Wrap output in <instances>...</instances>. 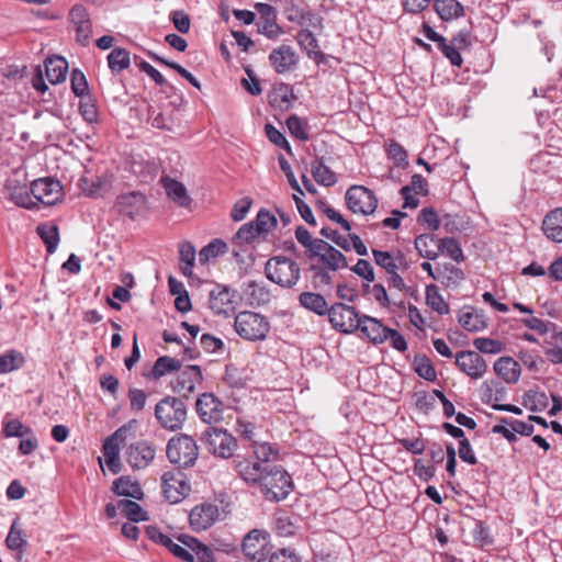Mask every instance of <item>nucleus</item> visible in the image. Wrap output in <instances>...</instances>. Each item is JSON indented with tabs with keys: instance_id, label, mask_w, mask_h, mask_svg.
<instances>
[{
	"instance_id": "obj_11",
	"label": "nucleus",
	"mask_w": 562,
	"mask_h": 562,
	"mask_svg": "<svg viewBox=\"0 0 562 562\" xmlns=\"http://www.w3.org/2000/svg\"><path fill=\"white\" fill-rule=\"evenodd\" d=\"M454 358L457 368L472 380H480L487 372L486 360L476 351L461 350Z\"/></svg>"
},
{
	"instance_id": "obj_2",
	"label": "nucleus",
	"mask_w": 562,
	"mask_h": 562,
	"mask_svg": "<svg viewBox=\"0 0 562 562\" xmlns=\"http://www.w3.org/2000/svg\"><path fill=\"white\" fill-rule=\"evenodd\" d=\"M234 328L238 336L248 341L265 340L269 330L268 318L252 311L239 312L235 317Z\"/></svg>"
},
{
	"instance_id": "obj_64",
	"label": "nucleus",
	"mask_w": 562,
	"mask_h": 562,
	"mask_svg": "<svg viewBox=\"0 0 562 562\" xmlns=\"http://www.w3.org/2000/svg\"><path fill=\"white\" fill-rule=\"evenodd\" d=\"M269 562H302L294 549L282 548L269 555Z\"/></svg>"
},
{
	"instance_id": "obj_61",
	"label": "nucleus",
	"mask_w": 562,
	"mask_h": 562,
	"mask_svg": "<svg viewBox=\"0 0 562 562\" xmlns=\"http://www.w3.org/2000/svg\"><path fill=\"white\" fill-rule=\"evenodd\" d=\"M260 234H267L277 225L276 216L269 211L262 209L252 221Z\"/></svg>"
},
{
	"instance_id": "obj_53",
	"label": "nucleus",
	"mask_w": 562,
	"mask_h": 562,
	"mask_svg": "<svg viewBox=\"0 0 562 562\" xmlns=\"http://www.w3.org/2000/svg\"><path fill=\"white\" fill-rule=\"evenodd\" d=\"M179 259L180 262L183 263L181 266V271L186 277H190L192 274V269L194 267L195 261V248L189 243L184 241L179 246Z\"/></svg>"
},
{
	"instance_id": "obj_23",
	"label": "nucleus",
	"mask_w": 562,
	"mask_h": 562,
	"mask_svg": "<svg viewBox=\"0 0 562 562\" xmlns=\"http://www.w3.org/2000/svg\"><path fill=\"white\" fill-rule=\"evenodd\" d=\"M145 205V196L136 191L120 194L115 201L119 213L134 217Z\"/></svg>"
},
{
	"instance_id": "obj_16",
	"label": "nucleus",
	"mask_w": 562,
	"mask_h": 562,
	"mask_svg": "<svg viewBox=\"0 0 562 562\" xmlns=\"http://www.w3.org/2000/svg\"><path fill=\"white\" fill-rule=\"evenodd\" d=\"M269 64L273 70L283 75L292 71L299 64V55L295 49L286 44L273 48L269 54Z\"/></svg>"
},
{
	"instance_id": "obj_10",
	"label": "nucleus",
	"mask_w": 562,
	"mask_h": 562,
	"mask_svg": "<svg viewBox=\"0 0 562 562\" xmlns=\"http://www.w3.org/2000/svg\"><path fill=\"white\" fill-rule=\"evenodd\" d=\"M307 258L316 260L315 263L322 265L324 268L329 269L333 272L348 267V262L344 254L325 240L316 244L314 251Z\"/></svg>"
},
{
	"instance_id": "obj_55",
	"label": "nucleus",
	"mask_w": 562,
	"mask_h": 562,
	"mask_svg": "<svg viewBox=\"0 0 562 562\" xmlns=\"http://www.w3.org/2000/svg\"><path fill=\"white\" fill-rule=\"evenodd\" d=\"M413 366L415 372L426 381L434 382L437 379L436 370L426 356H415Z\"/></svg>"
},
{
	"instance_id": "obj_30",
	"label": "nucleus",
	"mask_w": 562,
	"mask_h": 562,
	"mask_svg": "<svg viewBox=\"0 0 562 562\" xmlns=\"http://www.w3.org/2000/svg\"><path fill=\"white\" fill-rule=\"evenodd\" d=\"M299 303L303 308L318 316L327 315L330 308L324 295L311 291L302 292L299 295Z\"/></svg>"
},
{
	"instance_id": "obj_51",
	"label": "nucleus",
	"mask_w": 562,
	"mask_h": 562,
	"mask_svg": "<svg viewBox=\"0 0 562 562\" xmlns=\"http://www.w3.org/2000/svg\"><path fill=\"white\" fill-rule=\"evenodd\" d=\"M119 509L132 522H138L148 519L146 510H144L143 507L134 501H119Z\"/></svg>"
},
{
	"instance_id": "obj_35",
	"label": "nucleus",
	"mask_w": 562,
	"mask_h": 562,
	"mask_svg": "<svg viewBox=\"0 0 562 562\" xmlns=\"http://www.w3.org/2000/svg\"><path fill=\"white\" fill-rule=\"evenodd\" d=\"M434 9L443 21H452L464 14V8L458 0H434Z\"/></svg>"
},
{
	"instance_id": "obj_21",
	"label": "nucleus",
	"mask_w": 562,
	"mask_h": 562,
	"mask_svg": "<svg viewBox=\"0 0 562 562\" xmlns=\"http://www.w3.org/2000/svg\"><path fill=\"white\" fill-rule=\"evenodd\" d=\"M271 464H263L257 460L244 458L236 462V471L239 477L251 486H258Z\"/></svg>"
},
{
	"instance_id": "obj_38",
	"label": "nucleus",
	"mask_w": 562,
	"mask_h": 562,
	"mask_svg": "<svg viewBox=\"0 0 562 562\" xmlns=\"http://www.w3.org/2000/svg\"><path fill=\"white\" fill-rule=\"evenodd\" d=\"M36 232L41 239L46 245V250L48 254L55 252L57 246L59 244V233L58 226L50 222L42 223L36 227Z\"/></svg>"
},
{
	"instance_id": "obj_56",
	"label": "nucleus",
	"mask_w": 562,
	"mask_h": 562,
	"mask_svg": "<svg viewBox=\"0 0 562 562\" xmlns=\"http://www.w3.org/2000/svg\"><path fill=\"white\" fill-rule=\"evenodd\" d=\"M286 127L293 137L302 142L310 139L307 123L297 115L292 114L286 119Z\"/></svg>"
},
{
	"instance_id": "obj_29",
	"label": "nucleus",
	"mask_w": 562,
	"mask_h": 562,
	"mask_svg": "<svg viewBox=\"0 0 562 562\" xmlns=\"http://www.w3.org/2000/svg\"><path fill=\"white\" fill-rule=\"evenodd\" d=\"M493 368L495 373L509 384L518 382L521 373L520 364L512 357H502L497 359Z\"/></svg>"
},
{
	"instance_id": "obj_31",
	"label": "nucleus",
	"mask_w": 562,
	"mask_h": 562,
	"mask_svg": "<svg viewBox=\"0 0 562 562\" xmlns=\"http://www.w3.org/2000/svg\"><path fill=\"white\" fill-rule=\"evenodd\" d=\"M440 238L431 234H422L415 238V249L418 255L428 260H435L439 256Z\"/></svg>"
},
{
	"instance_id": "obj_12",
	"label": "nucleus",
	"mask_w": 562,
	"mask_h": 562,
	"mask_svg": "<svg viewBox=\"0 0 562 562\" xmlns=\"http://www.w3.org/2000/svg\"><path fill=\"white\" fill-rule=\"evenodd\" d=\"M4 192L8 199L19 206L30 209L35 204L32 200L31 190L26 184L25 175L18 171L7 179Z\"/></svg>"
},
{
	"instance_id": "obj_24",
	"label": "nucleus",
	"mask_w": 562,
	"mask_h": 562,
	"mask_svg": "<svg viewBox=\"0 0 562 562\" xmlns=\"http://www.w3.org/2000/svg\"><path fill=\"white\" fill-rule=\"evenodd\" d=\"M295 38L300 48L305 52L308 58L315 60L317 64L324 61L325 55L319 49L318 41L311 30H300Z\"/></svg>"
},
{
	"instance_id": "obj_34",
	"label": "nucleus",
	"mask_w": 562,
	"mask_h": 562,
	"mask_svg": "<svg viewBox=\"0 0 562 562\" xmlns=\"http://www.w3.org/2000/svg\"><path fill=\"white\" fill-rule=\"evenodd\" d=\"M463 278V271L451 263L437 266L436 281L440 282L447 288H457Z\"/></svg>"
},
{
	"instance_id": "obj_52",
	"label": "nucleus",
	"mask_w": 562,
	"mask_h": 562,
	"mask_svg": "<svg viewBox=\"0 0 562 562\" xmlns=\"http://www.w3.org/2000/svg\"><path fill=\"white\" fill-rule=\"evenodd\" d=\"M126 425L120 427L111 436H109L102 446L103 458L120 456V441L125 438Z\"/></svg>"
},
{
	"instance_id": "obj_45",
	"label": "nucleus",
	"mask_w": 562,
	"mask_h": 562,
	"mask_svg": "<svg viewBox=\"0 0 562 562\" xmlns=\"http://www.w3.org/2000/svg\"><path fill=\"white\" fill-rule=\"evenodd\" d=\"M25 358L22 352L11 349L0 355V374H5L23 367Z\"/></svg>"
},
{
	"instance_id": "obj_44",
	"label": "nucleus",
	"mask_w": 562,
	"mask_h": 562,
	"mask_svg": "<svg viewBox=\"0 0 562 562\" xmlns=\"http://www.w3.org/2000/svg\"><path fill=\"white\" fill-rule=\"evenodd\" d=\"M481 394V398L485 403L499 402L505 398L506 390L497 380L488 379L482 383Z\"/></svg>"
},
{
	"instance_id": "obj_9",
	"label": "nucleus",
	"mask_w": 562,
	"mask_h": 562,
	"mask_svg": "<svg viewBox=\"0 0 562 562\" xmlns=\"http://www.w3.org/2000/svg\"><path fill=\"white\" fill-rule=\"evenodd\" d=\"M331 326L341 333H353L359 327L362 315L356 307L344 303H335L327 313Z\"/></svg>"
},
{
	"instance_id": "obj_47",
	"label": "nucleus",
	"mask_w": 562,
	"mask_h": 562,
	"mask_svg": "<svg viewBox=\"0 0 562 562\" xmlns=\"http://www.w3.org/2000/svg\"><path fill=\"white\" fill-rule=\"evenodd\" d=\"M5 544L10 550H22L26 544V535L20 524V519L15 518L10 527L5 538Z\"/></svg>"
},
{
	"instance_id": "obj_20",
	"label": "nucleus",
	"mask_w": 562,
	"mask_h": 562,
	"mask_svg": "<svg viewBox=\"0 0 562 562\" xmlns=\"http://www.w3.org/2000/svg\"><path fill=\"white\" fill-rule=\"evenodd\" d=\"M202 371L199 366L192 364L186 367L172 382V390L183 396H189L202 383Z\"/></svg>"
},
{
	"instance_id": "obj_36",
	"label": "nucleus",
	"mask_w": 562,
	"mask_h": 562,
	"mask_svg": "<svg viewBox=\"0 0 562 562\" xmlns=\"http://www.w3.org/2000/svg\"><path fill=\"white\" fill-rule=\"evenodd\" d=\"M111 188V181L106 176H97L90 180H82L83 192L91 198L103 196Z\"/></svg>"
},
{
	"instance_id": "obj_5",
	"label": "nucleus",
	"mask_w": 562,
	"mask_h": 562,
	"mask_svg": "<svg viewBox=\"0 0 562 562\" xmlns=\"http://www.w3.org/2000/svg\"><path fill=\"white\" fill-rule=\"evenodd\" d=\"M166 454L171 463L179 468H189L198 459L199 447L192 437L181 435L169 440Z\"/></svg>"
},
{
	"instance_id": "obj_17",
	"label": "nucleus",
	"mask_w": 562,
	"mask_h": 562,
	"mask_svg": "<svg viewBox=\"0 0 562 562\" xmlns=\"http://www.w3.org/2000/svg\"><path fill=\"white\" fill-rule=\"evenodd\" d=\"M69 21L76 31L77 43L89 45L92 23L88 10L82 4H75L69 12Z\"/></svg>"
},
{
	"instance_id": "obj_39",
	"label": "nucleus",
	"mask_w": 562,
	"mask_h": 562,
	"mask_svg": "<svg viewBox=\"0 0 562 562\" xmlns=\"http://www.w3.org/2000/svg\"><path fill=\"white\" fill-rule=\"evenodd\" d=\"M227 250V244L223 239L215 238L200 250L199 262L201 265H207L210 261L216 259L218 256L226 254Z\"/></svg>"
},
{
	"instance_id": "obj_7",
	"label": "nucleus",
	"mask_w": 562,
	"mask_h": 562,
	"mask_svg": "<svg viewBox=\"0 0 562 562\" xmlns=\"http://www.w3.org/2000/svg\"><path fill=\"white\" fill-rule=\"evenodd\" d=\"M345 200L348 209L355 214L371 215L378 207L374 192L363 186H351Z\"/></svg>"
},
{
	"instance_id": "obj_22",
	"label": "nucleus",
	"mask_w": 562,
	"mask_h": 562,
	"mask_svg": "<svg viewBox=\"0 0 562 562\" xmlns=\"http://www.w3.org/2000/svg\"><path fill=\"white\" fill-rule=\"evenodd\" d=\"M357 330H360L374 345L386 341L387 334L390 335L391 333V328L384 326L381 321L368 315L361 316Z\"/></svg>"
},
{
	"instance_id": "obj_41",
	"label": "nucleus",
	"mask_w": 562,
	"mask_h": 562,
	"mask_svg": "<svg viewBox=\"0 0 562 562\" xmlns=\"http://www.w3.org/2000/svg\"><path fill=\"white\" fill-rule=\"evenodd\" d=\"M162 491L166 499L175 504L184 497L188 491V485L181 481L175 480L173 477L167 479L165 475Z\"/></svg>"
},
{
	"instance_id": "obj_33",
	"label": "nucleus",
	"mask_w": 562,
	"mask_h": 562,
	"mask_svg": "<svg viewBox=\"0 0 562 562\" xmlns=\"http://www.w3.org/2000/svg\"><path fill=\"white\" fill-rule=\"evenodd\" d=\"M68 71V63L64 57H50L45 61V72L53 85L65 81Z\"/></svg>"
},
{
	"instance_id": "obj_62",
	"label": "nucleus",
	"mask_w": 562,
	"mask_h": 562,
	"mask_svg": "<svg viewBox=\"0 0 562 562\" xmlns=\"http://www.w3.org/2000/svg\"><path fill=\"white\" fill-rule=\"evenodd\" d=\"M259 235V231L257 229L254 222H248L240 226V228L235 234L233 241L238 244H249L255 240Z\"/></svg>"
},
{
	"instance_id": "obj_63",
	"label": "nucleus",
	"mask_w": 562,
	"mask_h": 562,
	"mask_svg": "<svg viewBox=\"0 0 562 562\" xmlns=\"http://www.w3.org/2000/svg\"><path fill=\"white\" fill-rule=\"evenodd\" d=\"M265 132L268 139L273 143L276 146L286 150L288 154L292 153L291 146L286 140L283 133H281L277 127H274L271 123H267L265 125Z\"/></svg>"
},
{
	"instance_id": "obj_6",
	"label": "nucleus",
	"mask_w": 562,
	"mask_h": 562,
	"mask_svg": "<svg viewBox=\"0 0 562 562\" xmlns=\"http://www.w3.org/2000/svg\"><path fill=\"white\" fill-rule=\"evenodd\" d=\"M210 453L222 459L233 457L236 448V439L225 429L209 427L202 438Z\"/></svg>"
},
{
	"instance_id": "obj_57",
	"label": "nucleus",
	"mask_w": 562,
	"mask_h": 562,
	"mask_svg": "<svg viewBox=\"0 0 562 562\" xmlns=\"http://www.w3.org/2000/svg\"><path fill=\"white\" fill-rule=\"evenodd\" d=\"M439 254H446L452 260L457 262H461L464 259L463 250L460 244L451 237L440 238L439 243Z\"/></svg>"
},
{
	"instance_id": "obj_3",
	"label": "nucleus",
	"mask_w": 562,
	"mask_h": 562,
	"mask_svg": "<svg viewBox=\"0 0 562 562\" xmlns=\"http://www.w3.org/2000/svg\"><path fill=\"white\" fill-rule=\"evenodd\" d=\"M265 273L270 281L282 288L291 289L299 282L301 269L296 261L278 256L267 261Z\"/></svg>"
},
{
	"instance_id": "obj_46",
	"label": "nucleus",
	"mask_w": 562,
	"mask_h": 562,
	"mask_svg": "<svg viewBox=\"0 0 562 562\" xmlns=\"http://www.w3.org/2000/svg\"><path fill=\"white\" fill-rule=\"evenodd\" d=\"M180 369H181L180 360L172 358V357L162 356V357H159L156 360V362L154 363L150 375L154 379H159V378H161L168 373H171L173 371H179Z\"/></svg>"
},
{
	"instance_id": "obj_8",
	"label": "nucleus",
	"mask_w": 562,
	"mask_h": 562,
	"mask_svg": "<svg viewBox=\"0 0 562 562\" xmlns=\"http://www.w3.org/2000/svg\"><path fill=\"white\" fill-rule=\"evenodd\" d=\"M270 535L266 530L252 529L243 540V552L252 562H265L269 557Z\"/></svg>"
},
{
	"instance_id": "obj_27",
	"label": "nucleus",
	"mask_w": 562,
	"mask_h": 562,
	"mask_svg": "<svg viewBox=\"0 0 562 562\" xmlns=\"http://www.w3.org/2000/svg\"><path fill=\"white\" fill-rule=\"evenodd\" d=\"M458 322L468 331L476 333L486 328L487 322L482 311L464 307L459 312Z\"/></svg>"
},
{
	"instance_id": "obj_28",
	"label": "nucleus",
	"mask_w": 562,
	"mask_h": 562,
	"mask_svg": "<svg viewBox=\"0 0 562 562\" xmlns=\"http://www.w3.org/2000/svg\"><path fill=\"white\" fill-rule=\"evenodd\" d=\"M167 196L181 207L190 206L192 200L183 183L169 177L161 179Z\"/></svg>"
},
{
	"instance_id": "obj_59",
	"label": "nucleus",
	"mask_w": 562,
	"mask_h": 562,
	"mask_svg": "<svg viewBox=\"0 0 562 562\" xmlns=\"http://www.w3.org/2000/svg\"><path fill=\"white\" fill-rule=\"evenodd\" d=\"M79 112L88 123H95L98 121V109L93 98L90 94L80 97Z\"/></svg>"
},
{
	"instance_id": "obj_54",
	"label": "nucleus",
	"mask_w": 562,
	"mask_h": 562,
	"mask_svg": "<svg viewBox=\"0 0 562 562\" xmlns=\"http://www.w3.org/2000/svg\"><path fill=\"white\" fill-rule=\"evenodd\" d=\"M252 451L257 461L263 464H270L278 459L279 451L268 442L252 443Z\"/></svg>"
},
{
	"instance_id": "obj_37",
	"label": "nucleus",
	"mask_w": 562,
	"mask_h": 562,
	"mask_svg": "<svg viewBox=\"0 0 562 562\" xmlns=\"http://www.w3.org/2000/svg\"><path fill=\"white\" fill-rule=\"evenodd\" d=\"M113 492L116 495L142 499L143 491L137 482L132 481L127 476H121L113 483Z\"/></svg>"
},
{
	"instance_id": "obj_40",
	"label": "nucleus",
	"mask_w": 562,
	"mask_h": 562,
	"mask_svg": "<svg viewBox=\"0 0 562 562\" xmlns=\"http://www.w3.org/2000/svg\"><path fill=\"white\" fill-rule=\"evenodd\" d=\"M311 172L315 181L321 186L330 187L337 182L335 172L322 159L317 158L312 162Z\"/></svg>"
},
{
	"instance_id": "obj_26",
	"label": "nucleus",
	"mask_w": 562,
	"mask_h": 562,
	"mask_svg": "<svg viewBox=\"0 0 562 562\" xmlns=\"http://www.w3.org/2000/svg\"><path fill=\"white\" fill-rule=\"evenodd\" d=\"M541 229L551 241L562 243V207H557L544 216Z\"/></svg>"
},
{
	"instance_id": "obj_50",
	"label": "nucleus",
	"mask_w": 562,
	"mask_h": 562,
	"mask_svg": "<svg viewBox=\"0 0 562 562\" xmlns=\"http://www.w3.org/2000/svg\"><path fill=\"white\" fill-rule=\"evenodd\" d=\"M108 65L112 72H121L131 65L130 53L125 48L115 47L108 55Z\"/></svg>"
},
{
	"instance_id": "obj_19",
	"label": "nucleus",
	"mask_w": 562,
	"mask_h": 562,
	"mask_svg": "<svg viewBox=\"0 0 562 562\" xmlns=\"http://www.w3.org/2000/svg\"><path fill=\"white\" fill-rule=\"evenodd\" d=\"M235 292L228 286L217 284L209 296V306L214 314L228 316L235 311Z\"/></svg>"
},
{
	"instance_id": "obj_14",
	"label": "nucleus",
	"mask_w": 562,
	"mask_h": 562,
	"mask_svg": "<svg viewBox=\"0 0 562 562\" xmlns=\"http://www.w3.org/2000/svg\"><path fill=\"white\" fill-rule=\"evenodd\" d=\"M156 449L146 440L131 443L125 450V459L134 470L147 468L155 459Z\"/></svg>"
},
{
	"instance_id": "obj_43",
	"label": "nucleus",
	"mask_w": 562,
	"mask_h": 562,
	"mask_svg": "<svg viewBox=\"0 0 562 562\" xmlns=\"http://www.w3.org/2000/svg\"><path fill=\"white\" fill-rule=\"evenodd\" d=\"M522 405L531 412H542L549 405L547 394L539 390H528L522 395Z\"/></svg>"
},
{
	"instance_id": "obj_15",
	"label": "nucleus",
	"mask_w": 562,
	"mask_h": 562,
	"mask_svg": "<svg viewBox=\"0 0 562 562\" xmlns=\"http://www.w3.org/2000/svg\"><path fill=\"white\" fill-rule=\"evenodd\" d=\"M30 190L32 200L35 199L44 205H53L60 198L61 186L53 178H41L31 183Z\"/></svg>"
},
{
	"instance_id": "obj_25",
	"label": "nucleus",
	"mask_w": 562,
	"mask_h": 562,
	"mask_svg": "<svg viewBox=\"0 0 562 562\" xmlns=\"http://www.w3.org/2000/svg\"><path fill=\"white\" fill-rule=\"evenodd\" d=\"M132 173L142 183L151 182L159 172V165L153 159H145L140 156L134 157L131 162Z\"/></svg>"
},
{
	"instance_id": "obj_13",
	"label": "nucleus",
	"mask_w": 562,
	"mask_h": 562,
	"mask_svg": "<svg viewBox=\"0 0 562 562\" xmlns=\"http://www.w3.org/2000/svg\"><path fill=\"white\" fill-rule=\"evenodd\" d=\"M220 515L217 505L207 502L198 504L190 510V527L195 532L207 530L220 519Z\"/></svg>"
},
{
	"instance_id": "obj_18",
	"label": "nucleus",
	"mask_w": 562,
	"mask_h": 562,
	"mask_svg": "<svg viewBox=\"0 0 562 562\" xmlns=\"http://www.w3.org/2000/svg\"><path fill=\"white\" fill-rule=\"evenodd\" d=\"M195 407L199 417L206 424L217 423L223 418V403L213 393L201 394Z\"/></svg>"
},
{
	"instance_id": "obj_32",
	"label": "nucleus",
	"mask_w": 562,
	"mask_h": 562,
	"mask_svg": "<svg viewBox=\"0 0 562 562\" xmlns=\"http://www.w3.org/2000/svg\"><path fill=\"white\" fill-rule=\"evenodd\" d=\"M178 541L190 549V552L193 553L194 559L196 558L198 562H215L213 551L196 538L188 535H181L178 537Z\"/></svg>"
},
{
	"instance_id": "obj_1",
	"label": "nucleus",
	"mask_w": 562,
	"mask_h": 562,
	"mask_svg": "<svg viewBox=\"0 0 562 562\" xmlns=\"http://www.w3.org/2000/svg\"><path fill=\"white\" fill-rule=\"evenodd\" d=\"M268 501L284 499L292 491L290 474L279 465H270L257 486Z\"/></svg>"
},
{
	"instance_id": "obj_4",
	"label": "nucleus",
	"mask_w": 562,
	"mask_h": 562,
	"mask_svg": "<svg viewBox=\"0 0 562 562\" xmlns=\"http://www.w3.org/2000/svg\"><path fill=\"white\" fill-rule=\"evenodd\" d=\"M155 416L162 428L175 431L187 419V406L180 398L166 396L156 404Z\"/></svg>"
},
{
	"instance_id": "obj_49",
	"label": "nucleus",
	"mask_w": 562,
	"mask_h": 562,
	"mask_svg": "<svg viewBox=\"0 0 562 562\" xmlns=\"http://www.w3.org/2000/svg\"><path fill=\"white\" fill-rule=\"evenodd\" d=\"M312 272V286L315 290H323L330 288L333 284V272L329 269L324 268L322 265L312 263L310 267Z\"/></svg>"
},
{
	"instance_id": "obj_60",
	"label": "nucleus",
	"mask_w": 562,
	"mask_h": 562,
	"mask_svg": "<svg viewBox=\"0 0 562 562\" xmlns=\"http://www.w3.org/2000/svg\"><path fill=\"white\" fill-rule=\"evenodd\" d=\"M257 27L258 32L269 40H277L283 33V30L276 22V16L259 19Z\"/></svg>"
},
{
	"instance_id": "obj_48",
	"label": "nucleus",
	"mask_w": 562,
	"mask_h": 562,
	"mask_svg": "<svg viewBox=\"0 0 562 562\" xmlns=\"http://www.w3.org/2000/svg\"><path fill=\"white\" fill-rule=\"evenodd\" d=\"M426 303L440 315H446L450 311L449 304L445 301L439 293L438 286L435 284H428L426 286Z\"/></svg>"
},
{
	"instance_id": "obj_42",
	"label": "nucleus",
	"mask_w": 562,
	"mask_h": 562,
	"mask_svg": "<svg viewBox=\"0 0 562 562\" xmlns=\"http://www.w3.org/2000/svg\"><path fill=\"white\" fill-rule=\"evenodd\" d=\"M162 491L166 499L175 504L184 497L188 491V485L181 481L175 480L173 477L167 479L165 475Z\"/></svg>"
},
{
	"instance_id": "obj_58",
	"label": "nucleus",
	"mask_w": 562,
	"mask_h": 562,
	"mask_svg": "<svg viewBox=\"0 0 562 562\" xmlns=\"http://www.w3.org/2000/svg\"><path fill=\"white\" fill-rule=\"evenodd\" d=\"M473 345L480 352L488 355H497L504 350L502 341L487 337L475 338Z\"/></svg>"
}]
</instances>
